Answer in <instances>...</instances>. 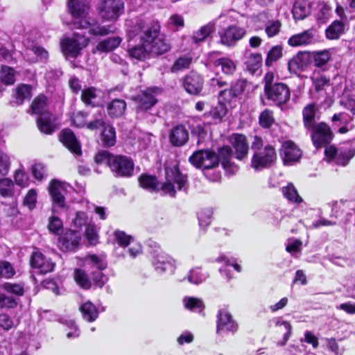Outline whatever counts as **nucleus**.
Wrapping results in <instances>:
<instances>
[{"mask_svg":"<svg viewBox=\"0 0 355 355\" xmlns=\"http://www.w3.org/2000/svg\"><path fill=\"white\" fill-rule=\"evenodd\" d=\"M10 158L2 151H0V175L6 176L10 169Z\"/></svg>","mask_w":355,"mask_h":355,"instance_id":"nucleus-62","label":"nucleus"},{"mask_svg":"<svg viewBox=\"0 0 355 355\" xmlns=\"http://www.w3.org/2000/svg\"><path fill=\"white\" fill-rule=\"evenodd\" d=\"M37 192L35 189H30L24 199V205L28 207L30 210L35 208L37 202Z\"/></svg>","mask_w":355,"mask_h":355,"instance_id":"nucleus-63","label":"nucleus"},{"mask_svg":"<svg viewBox=\"0 0 355 355\" xmlns=\"http://www.w3.org/2000/svg\"><path fill=\"white\" fill-rule=\"evenodd\" d=\"M264 94L268 101L277 106L285 104L290 99L291 96L288 87L282 83H275L272 86L267 87Z\"/></svg>","mask_w":355,"mask_h":355,"instance_id":"nucleus-12","label":"nucleus"},{"mask_svg":"<svg viewBox=\"0 0 355 355\" xmlns=\"http://www.w3.org/2000/svg\"><path fill=\"white\" fill-rule=\"evenodd\" d=\"M30 262L31 267L42 274L53 271L55 266V263L40 251L33 252Z\"/></svg>","mask_w":355,"mask_h":355,"instance_id":"nucleus-20","label":"nucleus"},{"mask_svg":"<svg viewBox=\"0 0 355 355\" xmlns=\"http://www.w3.org/2000/svg\"><path fill=\"white\" fill-rule=\"evenodd\" d=\"M282 55V48L279 46H273L268 52L266 64L267 65H271L273 62L277 61Z\"/></svg>","mask_w":355,"mask_h":355,"instance_id":"nucleus-60","label":"nucleus"},{"mask_svg":"<svg viewBox=\"0 0 355 355\" xmlns=\"http://www.w3.org/2000/svg\"><path fill=\"white\" fill-rule=\"evenodd\" d=\"M101 17L106 21H116L123 13V0H101L98 5Z\"/></svg>","mask_w":355,"mask_h":355,"instance_id":"nucleus-8","label":"nucleus"},{"mask_svg":"<svg viewBox=\"0 0 355 355\" xmlns=\"http://www.w3.org/2000/svg\"><path fill=\"white\" fill-rule=\"evenodd\" d=\"M160 92L161 89L156 87L141 91L133 98L137 105V110L144 112L150 110L157 104L158 101L157 97Z\"/></svg>","mask_w":355,"mask_h":355,"instance_id":"nucleus-13","label":"nucleus"},{"mask_svg":"<svg viewBox=\"0 0 355 355\" xmlns=\"http://www.w3.org/2000/svg\"><path fill=\"white\" fill-rule=\"evenodd\" d=\"M310 131L311 132L312 141L316 148L329 144L333 139V132L330 127L325 123H318Z\"/></svg>","mask_w":355,"mask_h":355,"instance_id":"nucleus-15","label":"nucleus"},{"mask_svg":"<svg viewBox=\"0 0 355 355\" xmlns=\"http://www.w3.org/2000/svg\"><path fill=\"white\" fill-rule=\"evenodd\" d=\"M27 49H30L37 57L38 60H46L49 57V53L46 50L40 46L36 44H29V42L25 43Z\"/></svg>","mask_w":355,"mask_h":355,"instance_id":"nucleus-56","label":"nucleus"},{"mask_svg":"<svg viewBox=\"0 0 355 355\" xmlns=\"http://www.w3.org/2000/svg\"><path fill=\"white\" fill-rule=\"evenodd\" d=\"M215 261L224 264V267L220 268V272L222 275H225L228 279L233 278V275L228 268L229 267H232L238 272L241 271V266L234 259H230L223 254H220L215 259Z\"/></svg>","mask_w":355,"mask_h":355,"instance_id":"nucleus-27","label":"nucleus"},{"mask_svg":"<svg viewBox=\"0 0 355 355\" xmlns=\"http://www.w3.org/2000/svg\"><path fill=\"white\" fill-rule=\"evenodd\" d=\"M15 183L24 188L27 187L29 184V176L21 168L17 169L14 173Z\"/></svg>","mask_w":355,"mask_h":355,"instance_id":"nucleus-54","label":"nucleus"},{"mask_svg":"<svg viewBox=\"0 0 355 355\" xmlns=\"http://www.w3.org/2000/svg\"><path fill=\"white\" fill-rule=\"evenodd\" d=\"M239 329V324L234 320L230 312L225 308L218 311L216 320V332L218 334L223 333L235 334Z\"/></svg>","mask_w":355,"mask_h":355,"instance_id":"nucleus-14","label":"nucleus"},{"mask_svg":"<svg viewBox=\"0 0 355 355\" xmlns=\"http://www.w3.org/2000/svg\"><path fill=\"white\" fill-rule=\"evenodd\" d=\"M31 112L34 114L42 115L50 113L47 110V98L43 95H38L31 104Z\"/></svg>","mask_w":355,"mask_h":355,"instance_id":"nucleus-38","label":"nucleus"},{"mask_svg":"<svg viewBox=\"0 0 355 355\" xmlns=\"http://www.w3.org/2000/svg\"><path fill=\"white\" fill-rule=\"evenodd\" d=\"M230 142L235 150V157L237 159L242 160L247 157L249 146L245 135L234 133L230 137Z\"/></svg>","mask_w":355,"mask_h":355,"instance_id":"nucleus-22","label":"nucleus"},{"mask_svg":"<svg viewBox=\"0 0 355 355\" xmlns=\"http://www.w3.org/2000/svg\"><path fill=\"white\" fill-rule=\"evenodd\" d=\"M99 92L93 87L84 89L82 91L81 99L87 105L95 106Z\"/></svg>","mask_w":355,"mask_h":355,"instance_id":"nucleus-43","label":"nucleus"},{"mask_svg":"<svg viewBox=\"0 0 355 355\" xmlns=\"http://www.w3.org/2000/svg\"><path fill=\"white\" fill-rule=\"evenodd\" d=\"M348 23L345 21L335 20L326 29L327 38L329 40H337L342 35L347 28Z\"/></svg>","mask_w":355,"mask_h":355,"instance_id":"nucleus-29","label":"nucleus"},{"mask_svg":"<svg viewBox=\"0 0 355 355\" xmlns=\"http://www.w3.org/2000/svg\"><path fill=\"white\" fill-rule=\"evenodd\" d=\"M19 324V319L6 313H0V329L8 331L16 328Z\"/></svg>","mask_w":355,"mask_h":355,"instance_id":"nucleus-41","label":"nucleus"},{"mask_svg":"<svg viewBox=\"0 0 355 355\" xmlns=\"http://www.w3.org/2000/svg\"><path fill=\"white\" fill-rule=\"evenodd\" d=\"M331 121L333 127L340 134H345L354 128L353 117L346 112L334 114Z\"/></svg>","mask_w":355,"mask_h":355,"instance_id":"nucleus-21","label":"nucleus"},{"mask_svg":"<svg viewBox=\"0 0 355 355\" xmlns=\"http://www.w3.org/2000/svg\"><path fill=\"white\" fill-rule=\"evenodd\" d=\"M246 85L247 82L245 80L239 79L233 82L231 84V87L230 89L233 93V95H235L237 98L243 93L246 87Z\"/></svg>","mask_w":355,"mask_h":355,"instance_id":"nucleus-61","label":"nucleus"},{"mask_svg":"<svg viewBox=\"0 0 355 355\" xmlns=\"http://www.w3.org/2000/svg\"><path fill=\"white\" fill-rule=\"evenodd\" d=\"M15 195V182L8 178H0V196L3 198H12Z\"/></svg>","mask_w":355,"mask_h":355,"instance_id":"nucleus-40","label":"nucleus"},{"mask_svg":"<svg viewBox=\"0 0 355 355\" xmlns=\"http://www.w3.org/2000/svg\"><path fill=\"white\" fill-rule=\"evenodd\" d=\"M85 263L87 266H90L96 270H103L107 266V262L105 257L103 254L96 255L90 254L85 258Z\"/></svg>","mask_w":355,"mask_h":355,"instance_id":"nucleus-34","label":"nucleus"},{"mask_svg":"<svg viewBox=\"0 0 355 355\" xmlns=\"http://www.w3.org/2000/svg\"><path fill=\"white\" fill-rule=\"evenodd\" d=\"M238 15L234 10H230L226 15H220L218 18L223 22L231 23V24L220 33L221 43L227 46H234L246 34V31L244 28L233 24Z\"/></svg>","mask_w":355,"mask_h":355,"instance_id":"nucleus-6","label":"nucleus"},{"mask_svg":"<svg viewBox=\"0 0 355 355\" xmlns=\"http://www.w3.org/2000/svg\"><path fill=\"white\" fill-rule=\"evenodd\" d=\"M331 58V53L329 50L315 51L313 53L314 64L320 67L325 65Z\"/></svg>","mask_w":355,"mask_h":355,"instance_id":"nucleus-51","label":"nucleus"},{"mask_svg":"<svg viewBox=\"0 0 355 355\" xmlns=\"http://www.w3.org/2000/svg\"><path fill=\"white\" fill-rule=\"evenodd\" d=\"M209 274L207 272H203L200 268H195L189 271L188 275V280L194 284H199L205 282Z\"/></svg>","mask_w":355,"mask_h":355,"instance_id":"nucleus-48","label":"nucleus"},{"mask_svg":"<svg viewBox=\"0 0 355 355\" xmlns=\"http://www.w3.org/2000/svg\"><path fill=\"white\" fill-rule=\"evenodd\" d=\"M303 123L304 128L311 130L314 128L318 124L315 122L316 116V106L313 103L306 105L302 111Z\"/></svg>","mask_w":355,"mask_h":355,"instance_id":"nucleus-30","label":"nucleus"},{"mask_svg":"<svg viewBox=\"0 0 355 355\" xmlns=\"http://www.w3.org/2000/svg\"><path fill=\"white\" fill-rule=\"evenodd\" d=\"M89 39L78 33L73 34L71 37H67L62 40V50L67 56L76 58L80 51L86 47L89 44Z\"/></svg>","mask_w":355,"mask_h":355,"instance_id":"nucleus-11","label":"nucleus"},{"mask_svg":"<svg viewBox=\"0 0 355 355\" xmlns=\"http://www.w3.org/2000/svg\"><path fill=\"white\" fill-rule=\"evenodd\" d=\"M274 122L273 113L272 111L266 109L259 116V123L265 128H269Z\"/></svg>","mask_w":355,"mask_h":355,"instance_id":"nucleus-59","label":"nucleus"},{"mask_svg":"<svg viewBox=\"0 0 355 355\" xmlns=\"http://www.w3.org/2000/svg\"><path fill=\"white\" fill-rule=\"evenodd\" d=\"M68 10L74 21L73 28L89 29V33L93 35H106L114 32L112 26H99L92 24L87 17L89 3L87 0H67Z\"/></svg>","mask_w":355,"mask_h":355,"instance_id":"nucleus-3","label":"nucleus"},{"mask_svg":"<svg viewBox=\"0 0 355 355\" xmlns=\"http://www.w3.org/2000/svg\"><path fill=\"white\" fill-rule=\"evenodd\" d=\"M262 61L261 55L259 53L250 54L245 61L246 69L252 73H255L261 67Z\"/></svg>","mask_w":355,"mask_h":355,"instance_id":"nucleus-42","label":"nucleus"},{"mask_svg":"<svg viewBox=\"0 0 355 355\" xmlns=\"http://www.w3.org/2000/svg\"><path fill=\"white\" fill-rule=\"evenodd\" d=\"M110 168L116 177L130 178L133 175L135 164L127 156L114 155L110 161Z\"/></svg>","mask_w":355,"mask_h":355,"instance_id":"nucleus-10","label":"nucleus"},{"mask_svg":"<svg viewBox=\"0 0 355 355\" xmlns=\"http://www.w3.org/2000/svg\"><path fill=\"white\" fill-rule=\"evenodd\" d=\"M324 154L329 161L334 162L338 165L346 166L355 155V148L349 144L338 148L330 146L325 148Z\"/></svg>","mask_w":355,"mask_h":355,"instance_id":"nucleus-7","label":"nucleus"},{"mask_svg":"<svg viewBox=\"0 0 355 355\" xmlns=\"http://www.w3.org/2000/svg\"><path fill=\"white\" fill-rule=\"evenodd\" d=\"M253 155L251 166L255 171H261L273 165L277 159V153L271 145L263 146L261 138L255 136L252 143Z\"/></svg>","mask_w":355,"mask_h":355,"instance_id":"nucleus-5","label":"nucleus"},{"mask_svg":"<svg viewBox=\"0 0 355 355\" xmlns=\"http://www.w3.org/2000/svg\"><path fill=\"white\" fill-rule=\"evenodd\" d=\"M74 278L76 283L84 289H89L91 287V282L86 272L81 269L75 270Z\"/></svg>","mask_w":355,"mask_h":355,"instance_id":"nucleus-52","label":"nucleus"},{"mask_svg":"<svg viewBox=\"0 0 355 355\" xmlns=\"http://www.w3.org/2000/svg\"><path fill=\"white\" fill-rule=\"evenodd\" d=\"M182 85L187 93L198 95L203 88V77L198 73L191 71L184 78Z\"/></svg>","mask_w":355,"mask_h":355,"instance_id":"nucleus-17","label":"nucleus"},{"mask_svg":"<svg viewBox=\"0 0 355 355\" xmlns=\"http://www.w3.org/2000/svg\"><path fill=\"white\" fill-rule=\"evenodd\" d=\"M16 71L6 65H2L0 70V83L6 86L12 85L16 81Z\"/></svg>","mask_w":355,"mask_h":355,"instance_id":"nucleus-36","label":"nucleus"},{"mask_svg":"<svg viewBox=\"0 0 355 355\" xmlns=\"http://www.w3.org/2000/svg\"><path fill=\"white\" fill-rule=\"evenodd\" d=\"M211 216L212 212L210 210L200 211L198 215L199 225L201 227H207L211 223Z\"/></svg>","mask_w":355,"mask_h":355,"instance_id":"nucleus-64","label":"nucleus"},{"mask_svg":"<svg viewBox=\"0 0 355 355\" xmlns=\"http://www.w3.org/2000/svg\"><path fill=\"white\" fill-rule=\"evenodd\" d=\"M80 311L83 319L87 322H94L98 316V311L94 304L88 301L84 303L80 307Z\"/></svg>","mask_w":355,"mask_h":355,"instance_id":"nucleus-35","label":"nucleus"},{"mask_svg":"<svg viewBox=\"0 0 355 355\" xmlns=\"http://www.w3.org/2000/svg\"><path fill=\"white\" fill-rule=\"evenodd\" d=\"M17 299L10 295L0 293V309H14L17 306Z\"/></svg>","mask_w":355,"mask_h":355,"instance_id":"nucleus-53","label":"nucleus"},{"mask_svg":"<svg viewBox=\"0 0 355 355\" xmlns=\"http://www.w3.org/2000/svg\"><path fill=\"white\" fill-rule=\"evenodd\" d=\"M169 139L173 146H182L187 142L189 132L184 125H178L171 130Z\"/></svg>","mask_w":355,"mask_h":355,"instance_id":"nucleus-25","label":"nucleus"},{"mask_svg":"<svg viewBox=\"0 0 355 355\" xmlns=\"http://www.w3.org/2000/svg\"><path fill=\"white\" fill-rule=\"evenodd\" d=\"M15 274V269L10 263L6 261H0V277L9 279Z\"/></svg>","mask_w":355,"mask_h":355,"instance_id":"nucleus-58","label":"nucleus"},{"mask_svg":"<svg viewBox=\"0 0 355 355\" xmlns=\"http://www.w3.org/2000/svg\"><path fill=\"white\" fill-rule=\"evenodd\" d=\"M151 263L159 274L168 272L172 274L175 269V261L159 248L152 252Z\"/></svg>","mask_w":355,"mask_h":355,"instance_id":"nucleus-9","label":"nucleus"},{"mask_svg":"<svg viewBox=\"0 0 355 355\" xmlns=\"http://www.w3.org/2000/svg\"><path fill=\"white\" fill-rule=\"evenodd\" d=\"M82 234L79 231L68 230L58 240V247L64 252H73L78 248Z\"/></svg>","mask_w":355,"mask_h":355,"instance_id":"nucleus-16","label":"nucleus"},{"mask_svg":"<svg viewBox=\"0 0 355 355\" xmlns=\"http://www.w3.org/2000/svg\"><path fill=\"white\" fill-rule=\"evenodd\" d=\"M3 288L8 293L15 294L17 296H21L24 293V284H12L7 282L3 285Z\"/></svg>","mask_w":355,"mask_h":355,"instance_id":"nucleus-57","label":"nucleus"},{"mask_svg":"<svg viewBox=\"0 0 355 355\" xmlns=\"http://www.w3.org/2000/svg\"><path fill=\"white\" fill-rule=\"evenodd\" d=\"M166 181L158 188L156 177L149 175H142L139 179L140 186L150 191H161L164 194L171 197L175 196L177 191H187L189 188L187 176L181 173L177 166L166 167Z\"/></svg>","mask_w":355,"mask_h":355,"instance_id":"nucleus-2","label":"nucleus"},{"mask_svg":"<svg viewBox=\"0 0 355 355\" xmlns=\"http://www.w3.org/2000/svg\"><path fill=\"white\" fill-rule=\"evenodd\" d=\"M227 108L223 103L218 102L209 112L205 113L204 117L209 123H218L221 122L223 118L227 114Z\"/></svg>","mask_w":355,"mask_h":355,"instance_id":"nucleus-26","label":"nucleus"},{"mask_svg":"<svg viewBox=\"0 0 355 355\" xmlns=\"http://www.w3.org/2000/svg\"><path fill=\"white\" fill-rule=\"evenodd\" d=\"M233 158V153L230 146H224L218 149V155L209 150H200L193 153L189 157L192 165L202 171L216 167L219 162L230 161Z\"/></svg>","mask_w":355,"mask_h":355,"instance_id":"nucleus-4","label":"nucleus"},{"mask_svg":"<svg viewBox=\"0 0 355 355\" xmlns=\"http://www.w3.org/2000/svg\"><path fill=\"white\" fill-rule=\"evenodd\" d=\"M65 183L58 180H52L49 185V193L51 196L53 205L58 207H64L65 205V195L67 193Z\"/></svg>","mask_w":355,"mask_h":355,"instance_id":"nucleus-19","label":"nucleus"},{"mask_svg":"<svg viewBox=\"0 0 355 355\" xmlns=\"http://www.w3.org/2000/svg\"><path fill=\"white\" fill-rule=\"evenodd\" d=\"M121 39L119 37H109L100 42L96 46V51L102 53H107L119 46Z\"/></svg>","mask_w":355,"mask_h":355,"instance_id":"nucleus-37","label":"nucleus"},{"mask_svg":"<svg viewBox=\"0 0 355 355\" xmlns=\"http://www.w3.org/2000/svg\"><path fill=\"white\" fill-rule=\"evenodd\" d=\"M126 109V103L123 100L114 99L107 106L109 116L111 117H119L123 114Z\"/></svg>","mask_w":355,"mask_h":355,"instance_id":"nucleus-33","label":"nucleus"},{"mask_svg":"<svg viewBox=\"0 0 355 355\" xmlns=\"http://www.w3.org/2000/svg\"><path fill=\"white\" fill-rule=\"evenodd\" d=\"M309 3L306 0H297L293 7L292 13L295 19L302 20L310 14Z\"/></svg>","mask_w":355,"mask_h":355,"instance_id":"nucleus-32","label":"nucleus"},{"mask_svg":"<svg viewBox=\"0 0 355 355\" xmlns=\"http://www.w3.org/2000/svg\"><path fill=\"white\" fill-rule=\"evenodd\" d=\"M60 140L72 153L80 155L82 153L80 143L70 129H64L60 134Z\"/></svg>","mask_w":355,"mask_h":355,"instance_id":"nucleus-24","label":"nucleus"},{"mask_svg":"<svg viewBox=\"0 0 355 355\" xmlns=\"http://www.w3.org/2000/svg\"><path fill=\"white\" fill-rule=\"evenodd\" d=\"M284 196L290 202L299 204L302 202V198L299 196L297 189L293 184H288L282 188Z\"/></svg>","mask_w":355,"mask_h":355,"instance_id":"nucleus-47","label":"nucleus"},{"mask_svg":"<svg viewBox=\"0 0 355 355\" xmlns=\"http://www.w3.org/2000/svg\"><path fill=\"white\" fill-rule=\"evenodd\" d=\"M281 156L284 164L292 165L299 161L301 151L294 143L288 141L282 145Z\"/></svg>","mask_w":355,"mask_h":355,"instance_id":"nucleus-23","label":"nucleus"},{"mask_svg":"<svg viewBox=\"0 0 355 355\" xmlns=\"http://www.w3.org/2000/svg\"><path fill=\"white\" fill-rule=\"evenodd\" d=\"M311 79L316 92L324 90L329 86L330 79L324 75L314 74Z\"/></svg>","mask_w":355,"mask_h":355,"instance_id":"nucleus-50","label":"nucleus"},{"mask_svg":"<svg viewBox=\"0 0 355 355\" xmlns=\"http://www.w3.org/2000/svg\"><path fill=\"white\" fill-rule=\"evenodd\" d=\"M37 125L42 132L51 134L55 128V117L51 113H44L37 118Z\"/></svg>","mask_w":355,"mask_h":355,"instance_id":"nucleus-28","label":"nucleus"},{"mask_svg":"<svg viewBox=\"0 0 355 355\" xmlns=\"http://www.w3.org/2000/svg\"><path fill=\"white\" fill-rule=\"evenodd\" d=\"M214 65L220 67L222 71L227 75H232L236 69V62L232 59L223 57L216 60Z\"/></svg>","mask_w":355,"mask_h":355,"instance_id":"nucleus-39","label":"nucleus"},{"mask_svg":"<svg viewBox=\"0 0 355 355\" xmlns=\"http://www.w3.org/2000/svg\"><path fill=\"white\" fill-rule=\"evenodd\" d=\"M32 96V87L27 84H20L15 89L13 103L21 105L25 101L30 100Z\"/></svg>","mask_w":355,"mask_h":355,"instance_id":"nucleus-31","label":"nucleus"},{"mask_svg":"<svg viewBox=\"0 0 355 355\" xmlns=\"http://www.w3.org/2000/svg\"><path fill=\"white\" fill-rule=\"evenodd\" d=\"M282 24L279 20H270L266 24L265 32L268 37H272L279 33Z\"/></svg>","mask_w":355,"mask_h":355,"instance_id":"nucleus-55","label":"nucleus"},{"mask_svg":"<svg viewBox=\"0 0 355 355\" xmlns=\"http://www.w3.org/2000/svg\"><path fill=\"white\" fill-rule=\"evenodd\" d=\"M102 141L105 146H112L116 143L115 130L112 126L106 125L102 132Z\"/></svg>","mask_w":355,"mask_h":355,"instance_id":"nucleus-49","label":"nucleus"},{"mask_svg":"<svg viewBox=\"0 0 355 355\" xmlns=\"http://www.w3.org/2000/svg\"><path fill=\"white\" fill-rule=\"evenodd\" d=\"M317 32L313 28L292 35L288 41L291 46H308L318 42Z\"/></svg>","mask_w":355,"mask_h":355,"instance_id":"nucleus-18","label":"nucleus"},{"mask_svg":"<svg viewBox=\"0 0 355 355\" xmlns=\"http://www.w3.org/2000/svg\"><path fill=\"white\" fill-rule=\"evenodd\" d=\"M127 26L130 37L139 35L141 42L128 49V55L132 59L144 61L150 56L164 54L170 49V45L160 33L158 21L137 18L127 21Z\"/></svg>","mask_w":355,"mask_h":355,"instance_id":"nucleus-1","label":"nucleus"},{"mask_svg":"<svg viewBox=\"0 0 355 355\" xmlns=\"http://www.w3.org/2000/svg\"><path fill=\"white\" fill-rule=\"evenodd\" d=\"M193 58L190 55H184L178 58L171 68V71L177 73L178 71L188 69L191 65Z\"/></svg>","mask_w":355,"mask_h":355,"instance_id":"nucleus-44","label":"nucleus"},{"mask_svg":"<svg viewBox=\"0 0 355 355\" xmlns=\"http://www.w3.org/2000/svg\"><path fill=\"white\" fill-rule=\"evenodd\" d=\"M183 303L185 308L191 311L200 313L205 308L202 300L194 297H185Z\"/></svg>","mask_w":355,"mask_h":355,"instance_id":"nucleus-45","label":"nucleus"},{"mask_svg":"<svg viewBox=\"0 0 355 355\" xmlns=\"http://www.w3.org/2000/svg\"><path fill=\"white\" fill-rule=\"evenodd\" d=\"M214 24L211 23L202 26L200 29L193 33L192 40L195 43L204 41L214 31Z\"/></svg>","mask_w":355,"mask_h":355,"instance_id":"nucleus-46","label":"nucleus"}]
</instances>
